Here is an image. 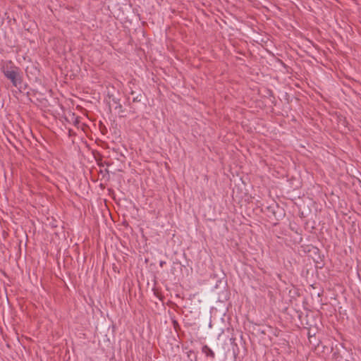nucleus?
Wrapping results in <instances>:
<instances>
[{"label": "nucleus", "instance_id": "1", "mask_svg": "<svg viewBox=\"0 0 361 361\" xmlns=\"http://www.w3.org/2000/svg\"><path fill=\"white\" fill-rule=\"evenodd\" d=\"M18 70L19 68L13 66L11 62L2 67V72L4 76L12 82L13 86L21 88L23 80Z\"/></svg>", "mask_w": 361, "mask_h": 361}, {"label": "nucleus", "instance_id": "2", "mask_svg": "<svg viewBox=\"0 0 361 361\" xmlns=\"http://www.w3.org/2000/svg\"><path fill=\"white\" fill-rule=\"evenodd\" d=\"M202 352L208 357H211L212 358H214L215 354L214 351L209 348L207 345H204L202 348Z\"/></svg>", "mask_w": 361, "mask_h": 361}]
</instances>
